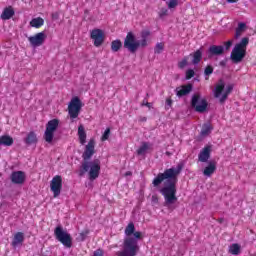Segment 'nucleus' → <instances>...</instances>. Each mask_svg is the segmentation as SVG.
Segmentation results:
<instances>
[{"label": "nucleus", "mask_w": 256, "mask_h": 256, "mask_svg": "<svg viewBox=\"0 0 256 256\" xmlns=\"http://www.w3.org/2000/svg\"><path fill=\"white\" fill-rule=\"evenodd\" d=\"M78 137L81 145L87 143V132H85V127L83 125L78 127Z\"/></svg>", "instance_id": "4be33fe9"}, {"label": "nucleus", "mask_w": 256, "mask_h": 256, "mask_svg": "<svg viewBox=\"0 0 256 256\" xmlns=\"http://www.w3.org/2000/svg\"><path fill=\"white\" fill-rule=\"evenodd\" d=\"M26 177L27 176L25 175V172H23V171H14L10 175V181L14 185H23L25 183Z\"/></svg>", "instance_id": "4468645a"}, {"label": "nucleus", "mask_w": 256, "mask_h": 256, "mask_svg": "<svg viewBox=\"0 0 256 256\" xmlns=\"http://www.w3.org/2000/svg\"><path fill=\"white\" fill-rule=\"evenodd\" d=\"M207 53L209 59H211V57H219V55L225 53V47L221 45H212L209 47Z\"/></svg>", "instance_id": "2eb2a0df"}, {"label": "nucleus", "mask_w": 256, "mask_h": 256, "mask_svg": "<svg viewBox=\"0 0 256 256\" xmlns=\"http://www.w3.org/2000/svg\"><path fill=\"white\" fill-rule=\"evenodd\" d=\"M45 39H47L45 32H39L34 36L28 37V41L32 47H41L45 43Z\"/></svg>", "instance_id": "f8f14e48"}, {"label": "nucleus", "mask_w": 256, "mask_h": 256, "mask_svg": "<svg viewBox=\"0 0 256 256\" xmlns=\"http://www.w3.org/2000/svg\"><path fill=\"white\" fill-rule=\"evenodd\" d=\"M124 175L125 177H131V175H133V172L127 171Z\"/></svg>", "instance_id": "8fccbe9b"}, {"label": "nucleus", "mask_w": 256, "mask_h": 256, "mask_svg": "<svg viewBox=\"0 0 256 256\" xmlns=\"http://www.w3.org/2000/svg\"><path fill=\"white\" fill-rule=\"evenodd\" d=\"M0 143L5 147H11V145H13L14 143V140H13V137L9 135H3V136H0Z\"/></svg>", "instance_id": "393cba45"}, {"label": "nucleus", "mask_w": 256, "mask_h": 256, "mask_svg": "<svg viewBox=\"0 0 256 256\" xmlns=\"http://www.w3.org/2000/svg\"><path fill=\"white\" fill-rule=\"evenodd\" d=\"M219 222H220V223H223V218H221V219L219 220Z\"/></svg>", "instance_id": "6e6d98bb"}, {"label": "nucleus", "mask_w": 256, "mask_h": 256, "mask_svg": "<svg viewBox=\"0 0 256 256\" xmlns=\"http://www.w3.org/2000/svg\"><path fill=\"white\" fill-rule=\"evenodd\" d=\"M229 253H231V255H239V253H241V245L237 243L230 245Z\"/></svg>", "instance_id": "c85d7f7f"}, {"label": "nucleus", "mask_w": 256, "mask_h": 256, "mask_svg": "<svg viewBox=\"0 0 256 256\" xmlns=\"http://www.w3.org/2000/svg\"><path fill=\"white\" fill-rule=\"evenodd\" d=\"M95 155V140L91 139L85 147V150L82 154L83 163L81 165V169L79 171V176L83 177L85 173L89 171V179L90 181H95L97 177H99V173L101 171V161L99 159H95L92 162L89 160Z\"/></svg>", "instance_id": "f03ea898"}, {"label": "nucleus", "mask_w": 256, "mask_h": 256, "mask_svg": "<svg viewBox=\"0 0 256 256\" xmlns=\"http://www.w3.org/2000/svg\"><path fill=\"white\" fill-rule=\"evenodd\" d=\"M140 121H143V122L147 121V117L141 118Z\"/></svg>", "instance_id": "5fc2aeb1"}, {"label": "nucleus", "mask_w": 256, "mask_h": 256, "mask_svg": "<svg viewBox=\"0 0 256 256\" xmlns=\"http://www.w3.org/2000/svg\"><path fill=\"white\" fill-rule=\"evenodd\" d=\"M81 107H83V103L79 97H74L69 105H68V113L71 119H77L79 117V113H81Z\"/></svg>", "instance_id": "6e6552de"}, {"label": "nucleus", "mask_w": 256, "mask_h": 256, "mask_svg": "<svg viewBox=\"0 0 256 256\" xmlns=\"http://www.w3.org/2000/svg\"><path fill=\"white\" fill-rule=\"evenodd\" d=\"M23 241H25V234L23 232H17L12 240V247H17V245H21Z\"/></svg>", "instance_id": "aec40b11"}, {"label": "nucleus", "mask_w": 256, "mask_h": 256, "mask_svg": "<svg viewBox=\"0 0 256 256\" xmlns=\"http://www.w3.org/2000/svg\"><path fill=\"white\" fill-rule=\"evenodd\" d=\"M59 127V119H52L46 124V130L44 132V140L46 143H53V137H55V131Z\"/></svg>", "instance_id": "0eeeda50"}, {"label": "nucleus", "mask_w": 256, "mask_h": 256, "mask_svg": "<svg viewBox=\"0 0 256 256\" xmlns=\"http://www.w3.org/2000/svg\"><path fill=\"white\" fill-rule=\"evenodd\" d=\"M141 105H142V107H148L149 109H151V103H149V102H147L145 100H143Z\"/></svg>", "instance_id": "a18cd8bd"}, {"label": "nucleus", "mask_w": 256, "mask_h": 256, "mask_svg": "<svg viewBox=\"0 0 256 256\" xmlns=\"http://www.w3.org/2000/svg\"><path fill=\"white\" fill-rule=\"evenodd\" d=\"M87 235H89V229H86L84 231H82L79 236H78V240L79 241H85V239H87Z\"/></svg>", "instance_id": "f704fd0d"}, {"label": "nucleus", "mask_w": 256, "mask_h": 256, "mask_svg": "<svg viewBox=\"0 0 256 256\" xmlns=\"http://www.w3.org/2000/svg\"><path fill=\"white\" fill-rule=\"evenodd\" d=\"M124 49H127L129 53L135 55L139 50V47H147V39L142 38L140 41H137L135 34L133 32H128L123 44Z\"/></svg>", "instance_id": "7ed1b4c3"}, {"label": "nucleus", "mask_w": 256, "mask_h": 256, "mask_svg": "<svg viewBox=\"0 0 256 256\" xmlns=\"http://www.w3.org/2000/svg\"><path fill=\"white\" fill-rule=\"evenodd\" d=\"M93 256H103V250L97 249L94 251Z\"/></svg>", "instance_id": "c03bdc74"}, {"label": "nucleus", "mask_w": 256, "mask_h": 256, "mask_svg": "<svg viewBox=\"0 0 256 256\" xmlns=\"http://www.w3.org/2000/svg\"><path fill=\"white\" fill-rule=\"evenodd\" d=\"M179 5V2L177 0H170L168 3V8L169 9H175Z\"/></svg>", "instance_id": "ea45409f"}, {"label": "nucleus", "mask_w": 256, "mask_h": 256, "mask_svg": "<svg viewBox=\"0 0 256 256\" xmlns=\"http://www.w3.org/2000/svg\"><path fill=\"white\" fill-rule=\"evenodd\" d=\"M173 105V100L171 98L166 99V107H171Z\"/></svg>", "instance_id": "49530a36"}, {"label": "nucleus", "mask_w": 256, "mask_h": 256, "mask_svg": "<svg viewBox=\"0 0 256 256\" xmlns=\"http://www.w3.org/2000/svg\"><path fill=\"white\" fill-rule=\"evenodd\" d=\"M195 77V71L193 69H189L186 71V79H193Z\"/></svg>", "instance_id": "4c0bfd02"}, {"label": "nucleus", "mask_w": 256, "mask_h": 256, "mask_svg": "<svg viewBox=\"0 0 256 256\" xmlns=\"http://www.w3.org/2000/svg\"><path fill=\"white\" fill-rule=\"evenodd\" d=\"M209 159H211V146H206L200 151L198 161L200 163H207Z\"/></svg>", "instance_id": "f3484780"}, {"label": "nucleus", "mask_w": 256, "mask_h": 256, "mask_svg": "<svg viewBox=\"0 0 256 256\" xmlns=\"http://www.w3.org/2000/svg\"><path fill=\"white\" fill-rule=\"evenodd\" d=\"M167 13H168L167 8H162V9L160 10V12H159V17H160L161 19H163V17H165V16L167 15Z\"/></svg>", "instance_id": "a19ab883"}, {"label": "nucleus", "mask_w": 256, "mask_h": 256, "mask_svg": "<svg viewBox=\"0 0 256 256\" xmlns=\"http://www.w3.org/2000/svg\"><path fill=\"white\" fill-rule=\"evenodd\" d=\"M126 237L123 241V251H125V242L132 240L136 242V247L139 249V240L143 239V233L139 231H135V224L133 222H130L124 231Z\"/></svg>", "instance_id": "20e7f679"}, {"label": "nucleus", "mask_w": 256, "mask_h": 256, "mask_svg": "<svg viewBox=\"0 0 256 256\" xmlns=\"http://www.w3.org/2000/svg\"><path fill=\"white\" fill-rule=\"evenodd\" d=\"M193 91V84L189 83L187 85H182L175 89L177 97H185V95H189Z\"/></svg>", "instance_id": "dca6fc26"}, {"label": "nucleus", "mask_w": 256, "mask_h": 256, "mask_svg": "<svg viewBox=\"0 0 256 256\" xmlns=\"http://www.w3.org/2000/svg\"><path fill=\"white\" fill-rule=\"evenodd\" d=\"M91 39H93L95 47H101L103 45V41H105L103 30L101 29L92 30Z\"/></svg>", "instance_id": "ddd939ff"}, {"label": "nucleus", "mask_w": 256, "mask_h": 256, "mask_svg": "<svg viewBox=\"0 0 256 256\" xmlns=\"http://www.w3.org/2000/svg\"><path fill=\"white\" fill-rule=\"evenodd\" d=\"M164 49L165 45L163 43H157L154 49V53H156V55H161Z\"/></svg>", "instance_id": "473e14b6"}, {"label": "nucleus", "mask_w": 256, "mask_h": 256, "mask_svg": "<svg viewBox=\"0 0 256 256\" xmlns=\"http://www.w3.org/2000/svg\"><path fill=\"white\" fill-rule=\"evenodd\" d=\"M245 55H247V50L237 48L236 46H234V48L232 49L231 55H230V59H231L232 63L237 65V64L241 63V61H243V59H245Z\"/></svg>", "instance_id": "9b49d317"}, {"label": "nucleus", "mask_w": 256, "mask_h": 256, "mask_svg": "<svg viewBox=\"0 0 256 256\" xmlns=\"http://www.w3.org/2000/svg\"><path fill=\"white\" fill-rule=\"evenodd\" d=\"M0 145H3V144L0 143Z\"/></svg>", "instance_id": "4d7b16f0"}, {"label": "nucleus", "mask_w": 256, "mask_h": 256, "mask_svg": "<svg viewBox=\"0 0 256 256\" xmlns=\"http://www.w3.org/2000/svg\"><path fill=\"white\" fill-rule=\"evenodd\" d=\"M215 171H217V164H215V162H209L208 166L203 171V175L205 177H211Z\"/></svg>", "instance_id": "6ab92c4d"}, {"label": "nucleus", "mask_w": 256, "mask_h": 256, "mask_svg": "<svg viewBox=\"0 0 256 256\" xmlns=\"http://www.w3.org/2000/svg\"><path fill=\"white\" fill-rule=\"evenodd\" d=\"M183 171V164L177 167L166 169L163 173H159L152 181L153 187H159L164 181V187L160 189L161 195L164 197V207L171 209V205L177 203V181L179 175Z\"/></svg>", "instance_id": "f257e3e1"}, {"label": "nucleus", "mask_w": 256, "mask_h": 256, "mask_svg": "<svg viewBox=\"0 0 256 256\" xmlns=\"http://www.w3.org/2000/svg\"><path fill=\"white\" fill-rule=\"evenodd\" d=\"M111 135V129L110 128H107L102 137H101V141H107V139H109V136Z\"/></svg>", "instance_id": "e433bc0d"}, {"label": "nucleus", "mask_w": 256, "mask_h": 256, "mask_svg": "<svg viewBox=\"0 0 256 256\" xmlns=\"http://www.w3.org/2000/svg\"><path fill=\"white\" fill-rule=\"evenodd\" d=\"M233 91V84H230L226 87V90L222 97L220 98L219 102L223 103L224 101H227V97H229V94Z\"/></svg>", "instance_id": "7c9ffc66"}, {"label": "nucleus", "mask_w": 256, "mask_h": 256, "mask_svg": "<svg viewBox=\"0 0 256 256\" xmlns=\"http://www.w3.org/2000/svg\"><path fill=\"white\" fill-rule=\"evenodd\" d=\"M121 47H123V42H121V40L116 39L111 42V51L113 53H117L118 51H120Z\"/></svg>", "instance_id": "bb28decb"}, {"label": "nucleus", "mask_w": 256, "mask_h": 256, "mask_svg": "<svg viewBox=\"0 0 256 256\" xmlns=\"http://www.w3.org/2000/svg\"><path fill=\"white\" fill-rule=\"evenodd\" d=\"M50 189L54 194V197L61 195V189H63V178L60 175H56L50 182Z\"/></svg>", "instance_id": "9d476101"}, {"label": "nucleus", "mask_w": 256, "mask_h": 256, "mask_svg": "<svg viewBox=\"0 0 256 256\" xmlns=\"http://www.w3.org/2000/svg\"><path fill=\"white\" fill-rule=\"evenodd\" d=\"M45 24V20L41 17L34 18L30 21V26L35 27V29H39L40 27H43Z\"/></svg>", "instance_id": "a878e982"}, {"label": "nucleus", "mask_w": 256, "mask_h": 256, "mask_svg": "<svg viewBox=\"0 0 256 256\" xmlns=\"http://www.w3.org/2000/svg\"><path fill=\"white\" fill-rule=\"evenodd\" d=\"M190 105L196 113H205L209 103L207 102V99L201 97L200 93H195L192 95Z\"/></svg>", "instance_id": "423d86ee"}, {"label": "nucleus", "mask_w": 256, "mask_h": 256, "mask_svg": "<svg viewBox=\"0 0 256 256\" xmlns=\"http://www.w3.org/2000/svg\"><path fill=\"white\" fill-rule=\"evenodd\" d=\"M149 35H151V32L149 30L142 31L141 38L147 39L149 37Z\"/></svg>", "instance_id": "79ce46f5"}, {"label": "nucleus", "mask_w": 256, "mask_h": 256, "mask_svg": "<svg viewBox=\"0 0 256 256\" xmlns=\"http://www.w3.org/2000/svg\"><path fill=\"white\" fill-rule=\"evenodd\" d=\"M52 19H55V20L59 19V13H57V12L53 13Z\"/></svg>", "instance_id": "09e8293b"}, {"label": "nucleus", "mask_w": 256, "mask_h": 256, "mask_svg": "<svg viewBox=\"0 0 256 256\" xmlns=\"http://www.w3.org/2000/svg\"><path fill=\"white\" fill-rule=\"evenodd\" d=\"M227 65V62L225 60L220 61V66L225 67Z\"/></svg>", "instance_id": "3c124183"}, {"label": "nucleus", "mask_w": 256, "mask_h": 256, "mask_svg": "<svg viewBox=\"0 0 256 256\" xmlns=\"http://www.w3.org/2000/svg\"><path fill=\"white\" fill-rule=\"evenodd\" d=\"M152 200L154 201V203H157V201H158L156 196H152Z\"/></svg>", "instance_id": "864d4df0"}, {"label": "nucleus", "mask_w": 256, "mask_h": 256, "mask_svg": "<svg viewBox=\"0 0 256 256\" xmlns=\"http://www.w3.org/2000/svg\"><path fill=\"white\" fill-rule=\"evenodd\" d=\"M248 45H249V38L248 37H244L234 47H237L238 49H245V51H247V46Z\"/></svg>", "instance_id": "c756f323"}, {"label": "nucleus", "mask_w": 256, "mask_h": 256, "mask_svg": "<svg viewBox=\"0 0 256 256\" xmlns=\"http://www.w3.org/2000/svg\"><path fill=\"white\" fill-rule=\"evenodd\" d=\"M189 65V56H185L182 61L178 63L179 69H185Z\"/></svg>", "instance_id": "72a5a7b5"}, {"label": "nucleus", "mask_w": 256, "mask_h": 256, "mask_svg": "<svg viewBox=\"0 0 256 256\" xmlns=\"http://www.w3.org/2000/svg\"><path fill=\"white\" fill-rule=\"evenodd\" d=\"M227 1V3H237V1H239V0H226Z\"/></svg>", "instance_id": "603ef678"}, {"label": "nucleus", "mask_w": 256, "mask_h": 256, "mask_svg": "<svg viewBox=\"0 0 256 256\" xmlns=\"http://www.w3.org/2000/svg\"><path fill=\"white\" fill-rule=\"evenodd\" d=\"M245 27H247V24H245L243 22H240L238 24V28H236V29L239 30V31H243V29H245Z\"/></svg>", "instance_id": "37998d69"}, {"label": "nucleus", "mask_w": 256, "mask_h": 256, "mask_svg": "<svg viewBox=\"0 0 256 256\" xmlns=\"http://www.w3.org/2000/svg\"><path fill=\"white\" fill-rule=\"evenodd\" d=\"M188 57H192V65H199V63H201V60L203 59V48H199Z\"/></svg>", "instance_id": "a211bd4d"}, {"label": "nucleus", "mask_w": 256, "mask_h": 256, "mask_svg": "<svg viewBox=\"0 0 256 256\" xmlns=\"http://www.w3.org/2000/svg\"><path fill=\"white\" fill-rule=\"evenodd\" d=\"M139 248L135 240H126L124 250L118 252V256H137Z\"/></svg>", "instance_id": "1a4fd4ad"}, {"label": "nucleus", "mask_w": 256, "mask_h": 256, "mask_svg": "<svg viewBox=\"0 0 256 256\" xmlns=\"http://www.w3.org/2000/svg\"><path fill=\"white\" fill-rule=\"evenodd\" d=\"M149 149V143L143 142L140 149L137 150L138 155H144V153Z\"/></svg>", "instance_id": "2f4dec72"}, {"label": "nucleus", "mask_w": 256, "mask_h": 256, "mask_svg": "<svg viewBox=\"0 0 256 256\" xmlns=\"http://www.w3.org/2000/svg\"><path fill=\"white\" fill-rule=\"evenodd\" d=\"M204 75L206 77H209V75H213V66L211 65L206 66L204 69Z\"/></svg>", "instance_id": "c9c22d12"}, {"label": "nucleus", "mask_w": 256, "mask_h": 256, "mask_svg": "<svg viewBox=\"0 0 256 256\" xmlns=\"http://www.w3.org/2000/svg\"><path fill=\"white\" fill-rule=\"evenodd\" d=\"M13 15H15V10H13L12 7H7L3 10L1 19H3V21H8V19H11Z\"/></svg>", "instance_id": "5701e85b"}, {"label": "nucleus", "mask_w": 256, "mask_h": 256, "mask_svg": "<svg viewBox=\"0 0 256 256\" xmlns=\"http://www.w3.org/2000/svg\"><path fill=\"white\" fill-rule=\"evenodd\" d=\"M213 131V126H211L209 123L203 124L200 134L202 137H205L209 135Z\"/></svg>", "instance_id": "cd10ccee"}, {"label": "nucleus", "mask_w": 256, "mask_h": 256, "mask_svg": "<svg viewBox=\"0 0 256 256\" xmlns=\"http://www.w3.org/2000/svg\"><path fill=\"white\" fill-rule=\"evenodd\" d=\"M54 236L57 241L62 243L67 249L73 247V238L67 230L63 229L62 226H57L54 230Z\"/></svg>", "instance_id": "39448f33"}, {"label": "nucleus", "mask_w": 256, "mask_h": 256, "mask_svg": "<svg viewBox=\"0 0 256 256\" xmlns=\"http://www.w3.org/2000/svg\"><path fill=\"white\" fill-rule=\"evenodd\" d=\"M37 141V134H35V132H29L24 139V143H26L27 145H35Z\"/></svg>", "instance_id": "b1692460"}, {"label": "nucleus", "mask_w": 256, "mask_h": 256, "mask_svg": "<svg viewBox=\"0 0 256 256\" xmlns=\"http://www.w3.org/2000/svg\"><path fill=\"white\" fill-rule=\"evenodd\" d=\"M223 91H225V82L221 79V80H219V82L217 83V85L215 87L214 97L219 99V97H221V94L223 93Z\"/></svg>", "instance_id": "412c9836"}, {"label": "nucleus", "mask_w": 256, "mask_h": 256, "mask_svg": "<svg viewBox=\"0 0 256 256\" xmlns=\"http://www.w3.org/2000/svg\"><path fill=\"white\" fill-rule=\"evenodd\" d=\"M239 37H241V30L236 29L235 38L239 39Z\"/></svg>", "instance_id": "de8ad7c7"}, {"label": "nucleus", "mask_w": 256, "mask_h": 256, "mask_svg": "<svg viewBox=\"0 0 256 256\" xmlns=\"http://www.w3.org/2000/svg\"><path fill=\"white\" fill-rule=\"evenodd\" d=\"M224 47V51H230L231 47H233V40L224 42Z\"/></svg>", "instance_id": "58836bf2"}]
</instances>
